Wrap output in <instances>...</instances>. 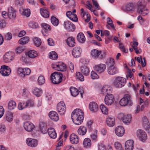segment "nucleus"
I'll return each instance as SVG.
<instances>
[{"label": "nucleus", "mask_w": 150, "mask_h": 150, "mask_svg": "<svg viewBox=\"0 0 150 150\" xmlns=\"http://www.w3.org/2000/svg\"><path fill=\"white\" fill-rule=\"evenodd\" d=\"M40 129L44 134L46 133L47 129L45 124L44 122L41 123L40 125Z\"/></svg>", "instance_id": "obj_36"}, {"label": "nucleus", "mask_w": 150, "mask_h": 150, "mask_svg": "<svg viewBox=\"0 0 150 150\" xmlns=\"http://www.w3.org/2000/svg\"><path fill=\"white\" fill-rule=\"evenodd\" d=\"M91 54L92 58L96 59L98 58L99 55H100V52L99 51L94 49L91 51Z\"/></svg>", "instance_id": "obj_29"}, {"label": "nucleus", "mask_w": 150, "mask_h": 150, "mask_svg": "<svg viewBox=\"0 0 150 150\" xmlns=\"http://www.w3.org/2000/svg\"><path fill=\"white\" fill-rule=\"evenodd\" d=\"M29 26L33 28H36L38 27V24L34 21H31L29 23Z\"/></svg>", "instance_id": "obj_53"}, {"label": "nucleus", "mask_w": 150, "mask_h": 150, "mask_svg": "<svg viewBox=\"0 0 150 150\" xmlns=\"http://www.w3.org/2000/svg\"><path fill=\"white\" fill-rule=\"evenodd\" d=\"M26 143L28 146L32 147H35L38 144V142L37 140L31 138L26 139Z\"/></svg>", "instance_id": "obj_12"}, {"label": "nucleus", "mask_w": 150, "mask_h": 150, "mask_svg": "<svg viewBox=\"0 0 150 150\" xmlns=\"http://www.w3.org/2000/svg\"><path fill=\"white\" fill-rule=\"evenodd\" d=\"M6 23L5 21L4 20L1 19L0 20V27L4 28L6 26Z\"/></svg>", "instance_id": "obj_64"}, {"label": "nucleus", "mask_w": 150, "mask_h": 150, "mask_svg": "<svg viewBox=\"0 0 150 150\" xmlns=\"http://www.w3.org/2000/svg\"><path fill=\"white\" fill-rule=\"evenodd\" d=\"M16 106V103L13 100H11L8 103V109L11 110L15 108Z\"/></svg>", "instance_id": "obj_40"}, {"label": "nucleus", "mask_w": 150, "mask_h": 150, "mask_svg": "<svg viewBox=\"0 0 150 150\" xmlns=\"http://www.w3.org/2000/svg\"><path fill=\"white\" fill-rule=\"evenodd\" d=\"M134 142L133 140H129L127 141L125 143L126 150H132L133 149Z\"/></svg>", "instance_id": "obj_22"}, {"label": "nucleus", "mask_w": 150, "mask_h": 150, "mask_svg": "<svg viewBox=\"0 0 150 150\" xmlns=\"http://www.w3.org/2000/svg\"><path fill=\"white\" fill-rule=\"evenodd\" d=\"M24 127L26 131L30 132L34 129L35 126L32 123L29 122H26L24 123Z\"/></svg>", "instance_id": "obj_13"}, {"label": "nucleus", "mask_w": 150, "mask_h": 150, "mask_svg": "<svg viewBox=\"0 0 150 150\" xmlns=\"http://www.w3.org/2000/svg\"><path fill=\"white\" fill-rule=\"evenodd\" d=\"M94 70L99 73H101L104 72L106 69V66L105 64H100L96 65L94 67Z\"/></svg>", "instance_id": "obj_14"}, {"label": "nucleus", "mask_w": 150, "mask_h": 150, "mask_svg": "<svg viewBox=\"0 0 150 150\" xmlns=\"http://www.w3.org/2000/svg\"><path fill=\"white\" fill-rule=\"evenodd\" d=\"M38 84L40 85L43 84L45 82L44 77L42 76H40L38 78Z\"/></svg>", "instance_id": "obj_50"}, {"label": "nucleus", "mask_w": 150, "mask_h": 150, "mask_svg": "<svg viewBox=\"0 0 150 150\" xmlns=\"http://www.w3.org/2000/svg\"><path fill=\"white\" fill-rule=\"evenodd\" d=\"M18 74L21 77L24 78L26 75H29L31 72L30 69L25 68L23 69L21 67L18 68L17 70Z\"/></svg>", "instance_id": "obj_5"}, {"label": "nucleus", "mask_w": 150, "mask_h": 150, "mask_svg": "<svg viewBox=\"0 0 150 150\" xmlns=\"http://www.w3.org/2000/svg\"><path fill=\"white\" fill-rule=\"evenodd\" d=\"M34 43L37 46H39L41 44V41L40 38H35L34 40Z\"/></svg>", "instance_id": "obj_55"}, {"label": "nucleus", "mask_w": 150, "mask_h": 150, "mask_svg": "<svg viewBox=\"0 0 150 150\" xmlns=\"http://www.w3.org/2000/svg\"><path fill=\"white\" fill-rule=\"evenodd\" d=\"M29 39V37H24L20 39L18 41V42L19 44L21 45L25 44L28 42Z\"/></svg>", "instance_id": "obj_39"}, {"label": "nucleus", "mask_w": 150, "mask_h": 150, "mask_svg": "<svg viewBox=\"0 0 150 150\" xmlns=\"http://www.w3.org/2000/svg\"><path fill=\"white\" fill-rule=\"evenodd\" d=\"M26 55L30 58H33L37 56V53L36 51L34 50H30L26 53Z\"/></svg>", "instance_id": "obj_33"}, {"label": "nucleus", "mask_w": 150, "mask_h": 150, "mask_svg": "<svg viewBox=\"0 0 150 150\" xmlns=\"http://www.w3.org/2000/svg\"><path fill=\"white\" fill-rule=\"evenodd\" d=\"M71 119L75 124L79 125L81 124L84 119V113L80 109H75L71 114Z\"/></svg>", "instance_id": "obj_1"}, {"label": "nucleus", "mask_w": 150, "mask_h": 150, "mask_svg": "<svg viewBox=\"0 0 150 150\" xmlns=\"http://www.w3.org/2000/svg\"><path fill=\"white\" fill-rule=\"evenodd\" d=\"M40 13L41 15L45 18H47L49 16V12L46 9L44 8L40 9Z\"/></svg>", "instance_id": "obj_34"}, {"label": "nucleus", "mask_w": 150, "mask_h": 150, "mask_svg": "<svg viewBox=\"0 0 150 150\" xmlns=\"http://www.w3.org/2000/svg\"><path fill=\"white\" fill-rule=\"evenodd\" d=\"M87 131L86 128L84 126H81L79 127L78 130L77 132L79 134L83 136L86 133Z\"/></svg>", "instance_id": "obj_28"}, {"label": "nucleus", "mask_w": 150, "mask_h": 150, "mask_svg": "<svg viewBox=\"0 0 150 150\" xmlns=\"http://www.w3.org/2000/svg\"><path fill=\"white\" fill-rule=\"evenodd\" d=\"M14 54L13 52H7L4 55V60L5 62H8L12 61L13 57Z\"/></svg>", "instance_id": "obj_15"}, {"label": "nucleus", "mask_w": 150, "mask_h": 150, "mask_svg": "<svg viewBox=\"0 0 150 150\" xmlns=\"http://www.w3.org/2000/svg\"><path fill=\"white\" fill-rule=\"evenodd\" d=\"M100 108L102 112L105 114H106L108 113V109L103 104L100 105Z\"/></svg>", "instance_id": "obj_47"}, {"label": "nucleus", "mask_w": 150, "mask_h": 150, "mask_svg": "<svg viewBox=\"0 0 150 150\" xmlns=\"http://www.w3.org/2000/svg\"><path fill=\"white\" fill-rule=\"evenodd\" d=\"M48 133L50 137L52 139L56 138L57 134L55 129L53 128H50L47 130Z\"/></svg>", "instance_id": "obj_25"}, {"label": "nucleus", "mask_w": 150, "mask_h": 150, "mask_svg": "<svg viewBox=\"0 0 150 150\" xmlns=\"http://www.w3.org/2000/svg\"><path fill=\"white\" fill-rule=\"evenodd\" d=\"M132 43L133 44L132 45V47L135 50L136 53L137 54H138L139 53V52L137 51V47L138 44V42H131V43Z\"/></svg>", "instance_id": "obj_54"}, {"label": "nucleus", "mask_w": 150, "mask_h": 150, "mask_svg": "<svg viewBox=\"0 0 150 150\" xmlns=\"http://www.w3.org/2000/svg\"><path fill=\"white\" fill-rule=\"evenodd\" d=\"M83 145L84 147L88 148L90 147L91 145V139L89 138H86L84 140Z\"/></svg>", "instance_id": "obj_30"}, {"label": "nucleus", "mask_w": 150, "mask_h": 150, "mask_svg": "<svg viewBox=\"0 0 150 150\" xmlns=\"http://www.w3.org/2000/svg\"><path fill=\"white\" fill-rule=\"evenodd\" d=\"M123 97L126 100L128 101L129 103V105H131L132 104V98L131 97V96L128 94H125Z\"/></svg>", "instance_id": "obj_35"}, {"label": "nucleus", "mask_w": 150, "mask_h": 150, "mask_svg": "<svg viewBox=\"0 0 150 150\" xmlns=\"http://www.w3.org/2000/svg\"><path fill=\"white\" fill-rule=\"evenodd\" d=\"M80 72H78L76 73V75L77 79L80 81H84V77L83 75Z\"/></svg>", "instance_id": "obj_49"}, {"label": "nucleus", "mask_w": 150, "mask_h": 150, "mask_svg": "<svg viewBox=\"0 0 150 150\" xmlns=\"http://www.w3.org/2000/svg\"><path fill=\"white\" fill-rule=\"evenodd\" d=\"M62 73L59 72H55L51 75V79L52 82L55 84H58L63 80L62 78Z\"/></svg>", "instance_id": "obj_3"}, {"label": "nucleus", "mask_w": 150, "mask_h": 150, "mask_svg": "<svg viewBox=\"0 0 150 150\" xmlns=\"http://www.w3.org/2000/svg\"><path fill=\"white\" fill-rule=\"evenodd\" d=\"M23 14L25 15L27 17L29 16L30 14V11L29 9H23L22 12Z\"/></svg>", "instance_id": "obj_57"}, {"label": "nucleus", "mask_w": 150, "mask_h": 150, "mask_svg": "<svg viewBox=\"0 0 150 150\" xmlns=\"http://www.w3.org/2000/svg\"><path fill=\"white\" fill-rule=\"evenodd\" d=\"M100 52V55H99L98 57L100 59H103L104 58L106 55V52H102L101 51H99Z\"/></svg>", "instance_id": "obj_63"}, {"label": "nucleus", "mask_w": 150, "mask_h": 150, "mask_svg": "<svg viewBox=\"0 0 150 150\" xmlns=\"http://www.w3.org/2000/svg\"><path fill=\"white\" fill-rule=\"evenodd\" d=\"M126 83V80L125 78L118 77L115 79L113 84L116 87L121 88L125 85Z\"/></svg>", "instance_id": "obj_4"}, {"label": "nucleus", "mask_w": 150, "mask_h": 150, "mask_svg": "<svg viewBox=\"0 0 150 150\" xmlns=\"http://www.w3.org/2000/svg\"><path fill=\"white\" fill-rule=\"evenodd\" d=\"M71 95L74 97L77 96L79 94V91L77 89L74 87H71L70 89Z\"/></svg>", "instance_id": "obj_38"}, {"label": "nucleus", "mask_w": 150, "mask_h": 150, "mask_svg": "<svg viewBox=\"0 0 150 150\" xmlns=\"http://www.w3.org/2000/svg\"><path fill=\"white\" fill-rule=\"evenodd\" d=\"M112 89L111 87L108 86H103L101 89V93L105 95L111 94Z\"/></svg>", "instance_id": "obj_16"}, {"label": "nucleus", "mask_w": 150, "mask_h": 150, "mask_svg": "<svg viewBox=\"0 0 150 150\" xmlns=\"http://www.w3.org/2000/svg\"><path fill=\"white\" fill-rule=\"evenodd\" d=\"M23 0H16L15 3L18 6H21L23 4Z\"/></svg>", "instance_id": "obj_62"}, {"label": "nucleus", "mask_w": 150, "mask_h": 150, "mask_svg": "<svg viewBox=\"0 0 150 150\" xmlns=\"http://www.w3.org/2000/svg\"><path fill=\"white\" fill-rule=\"evenodd\" d=\"M67 16L69 19L73 21L76 22L78 21V19L77 15L76 14L73 13L71 11H68L66 13Z\"/></svg>", "instance_id": "obj_19"}, {"label": "nucleus", "mask_w": 150, "mask_h": 150, "mask_svg": "<svg viewBox=\"0 0 150 150\" xmlns=\"http://www.w3.org/2000/svg\"><path fill=\"white\" fill-rule=\"evenodd\" d=\"M119 103L122 106H125L127 105H129L128 101L126 100L124 97L120 100Z\"/></svg>", "instance_id": "obj_48"}, {"label": "nucleus", "mask_w": 150, "mask_h": 150, "mask_svg": "<svg viewBox=\"0 0 150 150\" xmlns=\"http://www.w3.org/2000/svg\"><path fill=\"white\" fill-rule=\"evenodd\" d=\"M57 110L61 115L64 114L66 111V107L65 103L63 102L59 103L57 105Z\"/></svg>", "instance_id": "obj_9"}, {"label": "nucleus", "mask_w": 150, "mask_h": 150, "mask_svg": "<svg viewBox=\"0 0 150 150\" xmlns=\"http://www.w3.org/2000/svg\"><path fill=\"white\" fill-rule=\"evenodd\" d=\"M106 121L107 125L110 127L113 126L115 123V119L113 117H108Z\"/></svg>", "instance_id": "obj_26"}, {"label": "nucleus", "mask_w": 150, "mask_h": 150, "mask_svg": "<svg viewBox=\"0 0 150 150\" xmlns=\"http://www.w3.org/2000/svg\"><path fill=\"white\" fill-rule=\"evenodd\" d=\"M89 109L93 112H96L98 109V106L97 104L95 102H91L89 104Z\"/></svg>", "instance_id": "obj_24"}, {"label": "nucleus", "mask_w": 150, "mask_h": 150, "mask_svg": "<svg viewBox=\"0 0 150 150\" xmlns=\"http://www.w3.org/2000/svg\"><path fill=\"white\" fill-rule=\"evenodd\" d=\"M9 17L10 18H14L16 16V13L14 11L12 10V8H11V10L9 9Z\"/></svg>", "instance_id": "obj_51"}, {"label": "nucleus", "mask_w": 150, "mask_h": 150, "mask_svg": "<svg viewBox=\"0 0 150 150\" xmlns=\"http://www.w3.org/2000/svg\"><path fill=\"white\" fill-rule=\"evenodd\" d=\"M78 41L81 43H84L85 41V38L83 34L82 33H78L77 36Z\"/></svg>", "instance_id": "obj_31"}, {"label": "nucleus", "mask_w": 150, "mask_h": 150, "mask_svg": "<svg viewBox=\"0 0 150 150\" xmlns=\"http://www.w3.org/2000/svg\"><path fill=\"white\" fill-rule=\"evenodd\" d=\"M49 57L51 59H55L58 57L57 53L54 51H52L49 53Z\"/></svg>", "instance_id": "obj_45"}, {"label": "nucleus", "mask_w": 150, "mask_h": 150, "mask_svg": "<svg viewBox=\"0 0 150 150\" xmlns=\"http://www.w3.org/2000/svg\"><path fill=\"white\" fill-rule=\"evenodd\" d=\"M115 148L117 150H122V147L121 145L118 142H115L114 144Z\"/></svg>", "instance_id": "obj_58"}, {"label": "nucleus", "mask_w": 150, "mask_h": 150, "mask_svg": "<svg viewBox=\"0 0 150 150\" xmlns=\"http://www.w3.org/2000/svg\"><path fill=\"white\" fill-rule=\"evenodd\" d=\"M144 3V1L143 0L139 1L138 3L137 12L142 16H145L148 13V11L145 7Z\"/></svg>", "instance_id": "obj_2"}, {"label": "nucleus", "mask_w": 150, "mask_h": 150, "mask_svg": "<svg viewBox=\"0 0 150 150\" xmlns=\"http://www.w3.org/2000/svg\"><path fill=\"white\" fill-rule=\"evenodd\" d=\"M59 68L61 69V70H59V71H64V70H66L67 67L66 65L64 63H60Z\"/></svg>", "instance_id": "obj_60"}, {"label": "nucleus", "mask_w": 150, "mask_h": 150, "mask_svg": "<svg viewBox=\"0 0 150 150\" xmlns=\"http://www.w3.org/2000/svg\"><path fill=\"white\" fill-rule=\"evenodd\" d=\"M33 93L36 96L39 97L40 96L42 93V91L41 89L37 88H35L33 90Z\"/></svg>", "instance_id": "obj_37"}, {"label": "nucleus", "mask_w": 150, "mask_h": 150, "mask_svg": "<svg viewBox=\"0 0 150 150\" xmlns=\"http://www.w3.org/2000/svg\"><path fill=\"white\" fill-rule=\"evenodd\" d=\"M11 72V70H2V69H0V73L3 76H8Z\"/></svg>", "instance_id": "obj_46"}, {"label": "nucleus", "mask_w": 150, "mask_h": 150, "mask_svg": "<svg viewBox=\"0 0 150 150\" xmlns=\"http://www.w3.org/2000/svg\"><path fill=\"white\" fill-rule=\"evenodd\" d=\"M118 117L121 119L125 124L128 125L132 120V116L130 115H124L123 113H120L118 115Z\"/></svg>", "instance_id": "obj_6"}, {"label": "nucleus", "mask_w": 150, "mask_h": 150, "mask_svg": "<svg viewBox=\"0 0 150 150\" xmlns=\"http://www.w3.org/2000/svg\"><path fill=\"white\" fill-rule=\"evenodd\" d=\"M134 8V5L133 3H129L126 6V10L127 11H132Z\"/></svg>", "instance_id": "obj_44"}, {"label": "nucleus", "mask_w": 150, "mask_h": 150, "mask_svg": "<svg viewBox=\"0 0 150 150\" xmlns=\"http://www.w3.org/2000/svg\"><path fill=\"white\" fill-rule=\"evenodd\" d=\"M62 78L63 80H65L66 78L68 76V72L66 70L62 73Z\"/></svg>", "instance_id": "obj_59"}, {"label": "nucleus", "mask_w": 150, "mask_h": 150, "mask_svg": "<svg viewBox=\"0 0 150 150\" xmlns=\"http://www.w3.org/2000/svg\"><path fill=\"white\" fill-rule=\"evenodd\" d=\"M106 64L109 67L110 66H114L115 62L114 59L110 58L106 62Z\"/></svg>", "instance_id": "obj_52"}, {"label": "nucleus", "mask_w": 150, "mask_h": 150, "mask_svg": "<svg viewBox=\"0 0 150 150\" xmlns=\"http://www.w3.org/2000/svg\"><path fill=\"white\" fill-rule=\"evenodd\" d=\"M115 133L119 137L122 136L125 133V129L122 126L117 127L115 129Z\"/></svg>", "instance_id": "obj_20"}, {"label": "nucleus", "mask_w": 150, "mask_h": 150, "mask_svg": "<svg viewBox=\"0 0 150 150\" xmlns=\"http://www.w3.org/2000/svg\"><path fill=\"white\" fill-rule=\"evenodd\" d=\"M64 26L68 31L69 32L74 31L76 28L75 25L68 21H64Z\"/></svg>", "instance_id": "obj_7"}, {"label": "nucleus", "mask_w": 150, "mask_h": 150, "mask_svg": "<svg viewBox=\"0 0 150 150\" xmlns=\"http://www.w3.org/2000/svg\"><path fill=\"white\" fill-rule=\"evenodd\" d=\"M107 72L109 74L113 75L117 73L118 72V70L117 68L115 66H110L108 68Z\"/></svg>", "instance_id": "obj_23"}, {"label": "nucleus", "mask_w": 150, "mask_h": 150, "mask_svg": "<svg viewBox=\"0 0 150 150\" xmlns=\"http://www.w3.org/2000/svg\"><path fill=\"white\" fill-rule=\"evenodd\" d=\"M26 103L27 104V108H30L31 107H32L34 104V102L31 100H29L26 102Z\"/></svg>", "instance_id": "obj_61"}, {"label": "nucleus", "mask_w": 150, "mask_h": 150, "mask_svg": "<svg viewBox=\"0 0 150 150\" xmlns=\"http://www.w3.org/2000/svg\"><path fill=\"white\" fill-rule=\"evenodd\" d=\"M41 26L43 28L42 30L45 31H48L51 30L50 26L46 23H42L41 24Z\"/></svg>", "instance_id": "obj_43"}, {"label": "nucleus", "mask_w": 150, "mask_h": 150, "mask_svg": "<svg viewBox=\"0 0 150 150\" xmlns=\"http://www.w3.org/2000/svg\"><path fill=\"white\" fill-rule=\"evenodd\" d=\"M91 77L93 79H97L99 78V76L96 72L92 71L91 74Z\"/></svg>", "instance_id": "obj_56"}, {"label": "nucleus", "mask_w": 150, "mask_h": 150, "mask_svg": "<svg viewBox=\"0 0 150 150\" xmlns=\"http://www.w3.org/2000/svg\"><path fill=\"white\" fill-rule=\"evenodd\" d=\"M67 44L70 47H74L75 45L74 38L73 37H70L67 40Z\"/></svg>", "instance_id": "obj_27"}, {"label": "nucleus", "mask_w": 150, "mask_h": 150, "mask_svg": "<svg viewBox=\"0 0 150 150\" xmlns=\"http://www.w3.org/2000/svg\"><path fill=\"white\" fill-rule=\"evenodd\" d=\"M81 52V50L79 47H74L72 51V54L75 58L79 57Z\"/></svg>", "instance_id": "obj_17"}, {"label": "nucleus", "mask_w": 150, "mask_h": 150, "mask_svg": "<svg viewBox=\"0 0 150 150\" xmlns=\"http://www.w3.org/2000/svg\"><path fill=\"white\" fill-rule=\"evenodd\" d=\"M137 135L139 139L142 142L144 141L147 138L146 133L142 129H139L137 131Z\"/></svg>", "instance_id": "obj_8"}, {"label": "nucleus", "mask_w": 150, "mask_h": 150, "mask_svg": "<svg viewBox=\"0 0 150 150\" xmlns=\"http://www.w3.org/2000/svg\"><path fill=\"white\" fill-rule=\"evenodd\" d=\"M5 117L6 120L8 122L11 121L13 120L12 114L10 112H8L6 113Z\"/></svg>", "instance_id": "obj_42"}, {"label": "nucleus", "mask_w": 150, "mask_h": 150, "mask_svg": "<svg viewBox=\"0 0 150 150\" xmlns=\"http://www.w3.org/2000/svg\"><path fill=\"white\" fill-rule=\"evenodd\" d=\"M51 20L52 24L55 26H57L59 23L58 19L53 16L51 17Z\"/></svg>", "instance_id": "obj_41"}, {"label": "nucleus", "mask_w": 150, "mask_h": 150, "mask_svg": "<svg viewBox=\"0 0 150 150\" xmlns=\"http://www.w3.org/2000/svg\"><path fill=\"white\" fill-rule=\"evenodd\" d=\"M114 101V98L113 95L112 94L106 95L105 98V104L107 105L112 104Z\"/></svg>", "instance_id": "obj_11"}, {"label": "nucleus", "mask_w": 150, "mask_h": 150, "mask_svg": "<svg viewBox=\"0 0 150 150\" xmlns=\"http://www.w3.org/2000/svg\"><path fill=\"white\" fill-rule=\"evenodd\" d=\"M142 123L146 131L150 135V125L146 117H144L142 119Z\"/></svg>", "instance_id": "obj_10"}, {"label": "nucleus", "mask_w": 150, "mask_h": 150, "mask_svg": "<svg viewBox=\"0 0 150 150\" xmlns=\"http://www.w3.org/2000/svg\"><path fill=\"white\" fill-rule=\"evenodd\" d=\"M48 115L50 118L54 121H57L59 119L57 113L54 111H50L49 112Z\"/></svg>", "instance_id": "obj_21"}, {"label": "nucleus", "mask_w": 150, "mask_h": 150, "mask_svg": "<svg viewBox=\"0 0 150 150\" xmlns=\"http://www.w3.org/2000/svg\"><path fill=\"white\" fill-rule=\"evenodd\" d=\"M69 139L71 143L72 144H76L79 142V137L75 134H72L70 136Z\"/></svg>", "instance_id": "obj_18"}, {"label": "nucleus", "mask_w": 150, "mask_h": 150, "mask_svg": "<svg viewBox=\"0 0 150 150\" xmlns=\"http://www.w3.org/2000/svg\"><path fill=\"white\" fill-rule=\"evenodd\" d=\"M81 73L86 76L89 75L90 72L89 68L85 66L81 67Z\"/></svg>", "instance_id": "obj_32"}]
</instances>
